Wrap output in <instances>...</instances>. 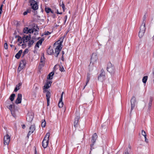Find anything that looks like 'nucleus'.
Returning a JSON list of instances; mask_svg holds the SVG:
<instances>
[{"label":"nucleus","mask_w":154,"mask_h":154,"mask_svg":"<svg viewBox=\"0 0 154 154\" xmlns=\"http://www.w3.org/2000/svg\"><path fill=\"white\" fill-rule=\"evenodd\" d=\"M66 35H64L63 36L61 37V39H62V41L61 42H59V44L58 45L56 48L55 49V53L57 54L55 57H57L58 56V55L60 53V52L62 48L61 47L62 43L63 42L64 38L65 37Z\"/></svg>","instance_id":"nucleus-1"},{"label":"nucleus","mask_w":154,"mask_h":154,"mask_svg":"<svg viewBox=\"0 0 154 154\" xmlns=\"http://www.w3.org/2000/svg\"><path fill=\"white\" fill-rule=\"evenodd\" d=\"M97 56L96 53H93L91 57L90 64L89 65V71L92 70V69H91L90 68L91 63H92V65H93L94 62L97 61Z\"/></svg>","instance_id":"nucleus-2"},{"label":"nucleus","mask_w":154,"mask_h":154,"mask_svg":"<svg viewBox=\"0 0 154 154\" xmlns=\"http://www.w3.org/2000/svg\"><path fill=\"white\" fill-rule=\"evenodd\" d=\"M29 2L30 4V5L31 7V9H32L34 11L36 10L38 8V5L37 2L34 0H29Z\"/></svg>","instance_id":"nucleus-3"},{"label":"nucleus","mask_w":154,"mask_h":154,"mask_svg":"<svg viewBox=\"0 0 154 154\" xmlns=\"http://www.w3.org/2000/svg\"><path fill=\"white\" fill-rule=\"evenodd\" d=\"M106 69L111 74H113L115 72V67L114 66L112 65L110 62H109L108 63Z\"/></svg>","instance_id":"nucleus-4"},{"label":"nucleus","mask_w":154,"mask_h":154,"mask_svg":"<svg viewBox=\"0 0 154 154\" xmlns=\"http://www.w3.org/2000/svg\"><path fill=\"white\" fill-rule=\"evenodd\" d=\"M131 109L130 113L131 112L132 110L134 108L135 104L136 103V98L134 96H133L131 100Z\"/></svg>","instance_id":"nucleus-5"},{"label":"nucleus","mask_w":154,"mask_h":154,"mask_svg":"<svg viewBox=\"0 0 154 154\" xmlns=\"http://www.w3.org/2000/svg\"><path fill=\"white\" fill-rule=\"evenodd\" d=\"M26 119L29 122H31L34 118V113L32 112H29L27 115Z\"/></svg>","instance_id":"nucleus-6"},{"label":"nucleus","mask_w":154,"mask_h":154,"mask_svg":"<svg viewBox=\"0 0 154 154\" xmlns=\"http://www.w3.org/2000/svg\"><path fill=\"white\" fill-rule=\"evenodd\" d=\"M42 56L43 58H42V57L41 58L40 62L38 66V67L40 69H41L42 67H43L45 64L44 60L45 59V57L44 54H43Z\"/></svg>","instance_id":"nucleus-7"},{"label":"nucleus","mask_w":154,"mask_h":154,"mask_svg":"<svg viewBox=\"0 0 154 154\" xmlns=\"http://www.w3.org/2000/svg\"><path fill=\"white\" fill-rule=\"evenodd\" d=\"M10 140V137L7 134L4 137V143L5 145H8Z\"/></svg>","instance_id":"nucleus-8"},{"label":"nucleus","mask_w":154,"mask_h":154,"mask_svg":"<svg viewBox=\"0 0 154 154\" xmlns=\"http://www.w3.org/2000/svg\"><path fill=\"white\" fill-rule=\"evenodd\" d=\"M101 73L98 75V79L100 81H102L105 77V72L103 69L101 70Z\"/></svg>","instance_id":"nucleus-9"},{"label":"nucleus","mask_w":154,"mask_h":154,"mask_svg":"<svg viewBox=\"0 0 154 154\" xmlns=\"http://www.w3.org/2000/svg\"><path fill=\"white\" fill-rule=\"evenodd\" d=\"M22 98V94L20 93L18 94H17V97L15 101L16 103L18 104L21 103V102Z\"/></svg>","instance_id":"nucleus-10"},{"label":"nucleus","mask_w":154,"mask_h":154,"mask_svg":"<svg viewBox=\"0 0 154 154\" xmlns=\"http://www.w3.org/2000/svg\"><path fill=\"white\" fill-rule=\"evenodd\" d=\"M80 119V115L78 113V115L75 117L74 122V126L76 128L77 127L79 124V121Z\"/></svg>","instance_id":"nucleus-11"},{"label":"nucleus","mask_w":154,"mask_h":154,"mask_svg":"<svg viewBox=\"0 0 154 154\" xmlns=\"http://www.w3.org/2000/svg\"><path fill=\"white\" fill-rule=\"evenodd\" d=\"M49 139H44L42 142V146L44 148H45L47 146L49 143Z\"/></svg>","instance_id":"nucleus-12"},{"label":"nucleus","mask_w":154,"mask_h":154,"mask_svg":"<svg viewBox=\"0 0 154 154\" xmlns=\"http://www.w3.org/2000/svg\"><path fill=\"white\" fill-rule=\"evenodd\" d=\"M64 94V92H63L61 95L60 98V99L58 104V106L59 108H61L63 106V102L62 101L63 97Z\"/></svg>","instance_id":"nucleus-13"},{"label":"nucleus","mask_w":154,"mask_h":154,"mask_svg":"<svg viewBox=\"0 0 154 154\" xmlns=\"http://www.w3.org/2000/svg\"><path fill=\"white\" fill-rule=\"evenodd\" d=\"M97 138V135L96 133L94 134L91 137V141L92 143H96V140Z\"/></svg>","instance_id":"nucleus-14"},{"label":"nucleus","mask_w":154,"mask_h":154,"mask_svg":"<svg viewBox=\"0 0 154 154\" xmlns=\"http://www.w3.org/2000/svg\"><path fill=\"white\" fill-rule=\"evenodd\" d=\"M44 39L43 38H41L40 39V40H39L36 43V44H35V48L37 47L38 48H39V45H41L42 44V42L44 41Z\"/></svg>","instance_id":"nucleus-15"},{"label":"nucleus","mask_w":154,"mask_h":154,"mask_svg":"<svg viewBox=\"0 0 154 154\" xmlns=\"http://www.w3.org/2000/svg\"><path fill=\"white\" fill-rule=\"evenodd\" d=\"M22 39L23 44L22 45V46H25V47H26V44H24V42H27V41H29L30 39H29V38L28 37L27 38L26 36H25V35L23 36V37L22 38Z\"/></svg>","instance_id":"nucleus-16"},{"label":"nucleus","mask_w":154,"mask_h":154,"mask_svg":"<svg viewBox=\"0 0 154 154\" xmlns=\"http://www.w3.org/2000/svg\"><path fill=\"white\" fill-rule=\"evenodd\" d=\"M22 52V50H20L17 53V54L15 55V57L17 59H19L20 58Z\"/></svg>","instance_id":"nucleus-17"},{"label":"nucleus","mask_w":154,"mask_h":154,"mask_svg":"<svg viewBox=\"0 0 154 154\" xmlns=\"http://www.w3.org/2000/svg\"><path fill=\"white\" fill-rule=\"evenodd\" d=\"M51 46L49 47L48 49L47 50V52L49 55H52L54 53V50L53 49L50 48Z\"/></svg>","instance_id":"nucleus-18"},{"label":"nucleus","mask_w":154,"mask_h":154,"mask_svg":"<svg viewBox=\"0 0 154 154\" xmlns=\"http://www.w3.org/2000/svg\"><path fill=\"white\" fill-rule=\"evenodd\" d=\"M47 89H44V88H43V92L44 93H45V92H46V97H51V93L48 90H46Z\"/></svg>","instance_id":"nucleus-19"},{"label":"nucleus","mask_w":154,"mask_h":154,"mask_svg":"<svg viewBox=\"0 0 154 154\" xmlns=\"http://www.w3.org/2000/svg\"><path fill=\"white\" fill-rule=\"evenodd\" d=\"M21 65V68H24L26 64V62L25 60H22L20 62V65Z\"/></svg>","instance_id":"nucleus-20"},{"label":"nucleus","mask_w":154,"mask_h":154,"mask_svg":"<svg viewBox=\"0 0 154 154\" xmlns=\"http://www.w3.org/2000/svg\"><path fill=\"white\" fill-rule=\"evenodd\" d=\"M145 23H142V25L141 26L140 29V31L145 32L146 30Z\"/></svg>","instance_id":"nucleus-21"},{"label":"nucleus","mask_w":154,"mask_h":154,"mask_svg":"<svg viewBox=\"0 0 154 154\" xmlns=\"http://www.w3.org/2000/svg\"><path fill=\"white\" fill-rule=\"evenodd\" d=\"M54 72L53 71H52L50 72L49 74L48 75L47 78V79L51 80L52 79V77L54 75Z\"/></svg>","instance_id":"nucleus-22"},{"label":"nucleus","mask_w":154,"mask_h":154,"mask_svg":"<svg viewBox=\"0 0 154 154\" xmlns=\"http://www.w3.org/2000/svg\"><path fill=\"white\" fill-rule=\"evenodd\" d=\"M29 29L28 27H25L23 29V32L24 33L26 34H28L29 32Z\"/></svg>","instance_id":"nucleus-23"},{"label":"nucleus","mask_w":154,"mask_h":154,"mask_svg":"<svg viewBox=\"0 0 154 154\" xmlns=\"http://www.w3.org/2000/svg\"><path fill=\"white\" fill-rule=\"evenodd\" d=\"M31 11V8L27 9L26 11L23 13V15L25 16L28 13H30Z\"/></svg>","instance_id":"nucleus-24"},{"label":"nucleus","mask_w":154,"mask_h":154,"mask_svg":"<svg viewBox=\"0 0 154 154\" xmlns=\"http://www.w3.org/2000/svg\"><path fill=\"white\" fill-rule=\"evenodd\" d=\"M15 94L14 93L11 94L10 96L9 99L11 101H13L14 99V97H15Z\"/></svg>","instance_id":"nucleus-25"},{"label":"nucleus","mask_w":154,"mask_h":154,"mask_svg":"<svg viewBox=\"0 0 154 154\" xmlns=\"http://www.w3.org/2000/svg\"><path fill=\"white\" fill-rule=\"evenodd\" d=\"M30 131H31L32 132H33L35 130V126L34 125H32L29 128Z\"/></svg>","instance_id":"nucleus-26"},{"label":"nucleus","mask_w":154,"mask_h":154,"mask_svg":"<svg viewBox=\"0 0 154 154\" xmlns=\"http://www.w3.org/2000/svg\"><path fill=\"white\" fill-rule=\"evenodd\" d=\"M34 43V41L33 40H30L28 43V46L29 48L31 47V45H33Z\"/></svg>","instance_id":"nucleus-27"},{"label":"nucleus","mask_w":154,"mask_h":154,"mask_svg":"<svg viewBox=\"0 0 154 154\" xmlns=\"http://www.w3.org/2000/svg\"><path fill=\"white\" fill-rule=\"evenodd\" d=\"M148 76H146L143 77L142 79V82L144 83H145L147 80Z\"/></svg>","instance_id":"nucleus-28"},{"label":"nucleus","mask_w":154,"mask_h":154,"mask_svg":"<svg viewBox=\"0 0 154 154\" xmlns=\"http://www.w3.org/2000/svg\"><path fill=\"white\" fill-rule=\"evenodd\" d=\"M51 9L48 7H45V11L48 14L51 11Z\"/></svg>","instance_id":"nucleus-29"},{"label":"nucleus","mask_w":154,"mask_h":154,"mask_svg":"<svg viewBox=\"0 0 154 154\" xmlns=\"http://www.w3.org/2000/svg\"><path fill=\"white\" fill-rule=\"evenodd\" d=\"M145 32L142 31H140L139 32V36L140 38H141L143 36L144 33Z\"/></svg>","instance_id":"nucleus-30"},{"label":"nucleus","mask_w":154,"mask_h":154,"mask_svg":"<svg viewBox=\"0 0 154 154\" xmlns=\"http://www.w3.org/2000/svg\"><path fill=\"white\" fill-rule=\"evenodd\" d=\"M90 78V74L88 72L87 73V82H86V85L87 84V83L89 82Z\"/></svg>","instance_id":"nucleus-31"},{"label":"nucleus","mask_w":154,"mask_h":154,"mask_svg":"<svg viewBox=\"0 0 154 154\" xmlns=\"http://www.w3.org/2000/svg\"><path fill=\"white\" fill-rule=\"evenodd\" d=\"M42 121H43L42 123V127L44 128L46 126V122L45 119L42 120Z\"/></svg>","instance_id":"nucleus-32"},{"label":"nucleus","mask_w":154,"mask_h":154,"mask_svg":"<svg viewBox=\"0 0 154 154\" xmlns=\"http://www.w3.org/2000/svg\"><path fill=\"white\" fill-rule=\"evenodd\" d=\"M50 136V133L49 132H48L45 136L44 139H49V137Z\"/></svg>","instance_id":"nucleus-33"},{"label":"nucleus","mask_w":154,"mask_h":154,"mask_svg":"<svg viewBox=\"0 0 154 154\" xmlns=\"http://www.w3.org/2000/svg\"><path fill=\"white\" fill-rule=\"evenodd\" d=\"M51 97H46L47 100V106H48L50 104V99Z\"/></svg>","instance_id":"nucleus-34"},{"label":"nucleus","mask_w":154,"mask_h":154,"mask_svg":"<svg viewBox=\"0 0 154 154\" xmlns=\"http://www.w3.org/2000/svg\"><path fill=\"white\" fill-rule=\"evenodd\" d=\"M59 67H60V69H59V70H60L61 71V72H64L65 71V70H64V68L63 67V66H59Z\"/></svg>","instance_id":"nucleus-35"},{"label":"nucleus","mask_w":154,"mask_h":154,"mask_svg":"<svg viewBox=\"0 0 154 154\" xmlns=\"http://www.w3.org/2000/svg\"><path fill=\"white\" fill-rule=\"evenodd\" d=\"M34 25H32V29H34V31H35V32H38V30H37V29H35V24L34 23L33 24Z\"/></svg>","instance_id":"nucleus-36"},{"label":"nucleus","mask_w":154,"mask_h":154,"mask_svg":"<svg viewBox=\"0 0 154 154\" xmlns=\"http://www.w3.org/2000/svg\"><path fill=\"white\" fill-rule=\"evenodd\" d=\"M141 134L142 135H143L144 137L147 136L145 131H144L143 130H142Z\"/></svg>","instance_id":"nucleus-37"},{"label":"nucleus","mask_w":154,"mask_h":154,"mask_svg":"<svg viewBox=\"0 0 154 154\" xmlns=\"http://www.w3.org/2000/svg\"><path fill=\"white\" fill-rule=\"evenodd\" d=\"M61 6L62 7V8H63V11H64L65 9V8L64 4V3H63V2H62V4L61 5Z\"/></svg>","instance_id":"nucleus-38"},{"label":"nucleus","mask_w":154,"mask_h":154,"mask_svg":"<svg viewBox=\"0 0 154 154\" xmlns=\"http://www.w3.org/2000/svg\"><path fill=\"white\" fill-rule=\"evenodd\" d=\"M50 87V86L49 85H47L46 84H45V85L44 86V89H48Z\"/></svg>","instance_id":"nucleus-39"},{"label":"nucleus","mask_w":154,"mask_h":154,"mask_svg":"<svg viewBox=\"0 0 154 154\" xmlns=\"http://www.w3.org/2000/svg\"><path fill=\"white\" fill-rule=\"evenodd\" d=\"M152 102H149L148 106V109L149 110H150L151 109V107L152 105Z\"/></svg>","instance_id":"nucleus-40"},{"label":"nucleus","mask_w":154,"mask_h":154,"mask_svg":"<svg viewBox=\"0 0 154 154\" xmlns=\"http://www.w3.org/2000/svg\"><path fill=\"white\" fill-rule=\"evenodd\" d=\"M4 48L5 49H7L8 48V45L7 43L6 42L5 43V44H4Z\"/></svg>","instance_id":"nucleus-41"},{"label":"nucleus","mask_w":154,"mask_h":154,"mask_svg":"<svg viewBox=\"0 0 154 154\" xmlns=\"http://www.w3.org/2000/svg\"><path fill=\"white\" fill-rule=\"evenodd\" d=\"M146 18V14H145L143 16V21L142 22V23L143 24V23H145V22H144V21L145 20Z\"/></svg>","instance_id":"nucleus-42"},{"label":"nucleus","mask_w":154,"mask_h":154,"mask_svg":"<svg viewBox=\"0 0 154 154\" xmlns=\"http://www.w3.org/2000/svg\"><path fill=\"white\" fill-rule=\"evenodd\" d=\"M33 132H32L31 131H29L28 132V134L27 137V138L28 139L29 138V136Z\"/></svg>","instance_id":"nucleus-43"},{"label":"nucleus","mask_w":154,"mask_h":154,"mask_svg":"<svg viewBox=\"0 0 154 154\" xmlns=\"http://www.w3.org/2000/svg\"><path fill=\"white\" fill-rule=\"evenodd\" d=\"M124 154H130L129 152L128 149L127 148L125 151Z\"/></svg>","instance_id":"nucleus-44"},{"label":"nucleus","mask_w":154,"mask_h":154,"mask_svg":"<svg viewBox=\"0 0 154 154\" xmlns=\"http://www.w3.org/2000/svg\"><path fill=\"white\" fill-rule=\"evenodd\" d=\"M13 107H14V106L12 104H10L8 108L11 111L12 108H13Z\"/></svg>","instance_id":"nucleus-45"},{"label":"nucleus","mask_w":154,"mask_h":154,"mask_svg":"<svg viewBox=\"0 0 154 154\" xmlns=\"http://www.w3.org/2000/svg\"><path fill=\"white\" fill-rule=\"evenodd\" d=\"M29 33H33L34 32V29H29Z\"/></svg>","instance_id":"nucleus-46"},{"label":"nucleus","mask_w":154,"mask_h":154,"mask_svg":"<svg viewBox=\"0 0 154 154\" xmlns=\"http://www.w3.org/2000/svg\"><path fill=\"white\" fill-rule=\"evenodd\" d=\"M28 52L29 50L28 48L26 49L23 52L25 54L28 53Z\"/></svg>","instance_id":"nucleus-47"},{"label":"nucleus","mask_w":154,"mask_h":154,"mask_svg":"<svg viewBox=\"0 0 154 154\" xmlns=\"http://www.w3.org/2000/svg\"><path fill=\"white\" fill-rule=\"evenodd\" d=\"M94 143H92L90 145V147H91L90 150H91V151L92 150V149H94V148L93 147V146L94 145Z\"/></svg>","instance_id":"nucleus-48"},{"label":"nucleus","mask_w":154,"mask_h":154,"mask_svg":"<svg viewBox=\"0 0 154 154\" xmlns=\"http://www.w3.org/2000/svg\"><path fill=\"white\" fill-rule=\"evenodd\" d=\"M23 68H21V65H19V67L18 69V70L19 71H20L22 69H23Z\"/></svg>","instance_id":"nucleus-49"},{"label":"nucleus","mask_w":154,"mask_h":154,"mask_svg":"<svg viewBox=\"0 0 154 154\" xmlns=\"http://www.w3.org/2000/svg\"><path fill=\"white\" fill-rule=\"evenodd\" d=\"M20 40H21V41L23 40L21 36L19 37V38H18L17 40V41L19 42Z\"/></svg>","instance_id":"nucleus-50"},{"label":"nucleus","mask_w":154,"mask_h":154,"mask_svg":"<svg viewBox=\"0 0 154 154\" xmlns=\"http://www.w3.org/2000/svg\"><path fill=\"white\" fill-rule=\"evenodd\" d=\"M153 100V97H150V98H149V102L152 103Z\"/></svg>","instance_id":"nucleus-51"},{"label":"nucleus","mask_w":154,"mask_h":154,"mask_svg":"<svg viewBox=\"0 0 154 154\" xmlns=\"http://www.w3.org/2000/svg\"><path fill=\"white\" fill-rule=\"evenodd\" d=\"M20 89V88H17L15 87L14 88V91L16 92L18 90H19Z\"/></svg>","instance_id":"nucleus-52"},{"label":"nucleus","mask_w":154,"mask_h":154,"mask_svg":"<svg viewBox=\"0 0 154 154\" xmlns=\"http://www.w3.org/2000/svg\"><path fill=\"white\" fill-rule=\"evenodd\" d=\"M51 33L49 32L48 31H47V32H45V35H49V34H51Z\"/></svg>","instance_id":"nucleus-53"},{"label":"nucleus","mask_w":154,"mask_h":154,"mask_svg":"<svg viewBox=\"0 0 154 154\" xmlns=\"http://www.w3.org/2000/svg\"><path fill=\"white\" fill-rule=\"evenodd\" d=\"M51 83H52V82H51V81H48L47 82L46 84L47 85H49V84H51Z\"/></svg>","instance_id":"nucleus-54"},{"label":"nucleus","mask_w":154,"mask_h":154,"mask_svg":"<svg viewBox=\"0 0 154 154\" xmlns=\"http://www.w3.org/2000/svg\"><path fill=\"white\" fill-rule=\"evenodd\" d=\"M3 6V5L2 4L1 5L0 7V11L1 12L2 11Z\"/></svg>","instance_id":"nucleus-55"},{"label":"nucleus","mask_w":154,"mask_h":154,"mask_svg":"<svg viewBox=\"0 0 154 154\" xmlns=\"http://www.w3.org/2000/svg\"><path fill=\"white\" fill-rule=\"evenodd\" d=\"M35 27H36V29H37V30H39V27L38 26L37 24H35Z\"/></svg>","instance_id":"nucleus-56"},{"label":"nucleus","mask_w":154,"mask_h":154,"mask_svg":"<svg viewBox=\"0 0 154 154\" xmlns=\"http://www.w3.org/2000/svg\"><path fill=\"white\" fill-rule=\"evenodd\" d=\"M56 13L58 14H62V12H59L58 11V10H57V12Z\"/></svg>","instance_id":"nucleus-57"},{"label":"nucleus","mask_w":154,"mask_h":154,"mask_svg":"<svg viewBox=\"0 0 154 154\" xmlns=\"http://www.w3.org/2000/svg\"><path fill=\"white\" fill-rule=\"evenodd\" d=\"M31 35L30 34L29 35H26V37L27 38L28 37L29 38V39H31Z\"/></svg>","instance_id":"nucleus-58"},{"label":"nucleus","mask_w":154,"mask_h":154,"mask_svg":"<svg viewBox=\"0 0 154 154\" xmlns=\"http://www.w3.org/2000/svg\"><path fill=\"white\" fill-rule=\"evenodd\" d=\"M144 137L145 139V141L147 143L148 142V140L146 138V136Z\"/></svg>","instance_id":"nucleus-59"},{"label":"nucleus","mask_w":154,"mask_h":154,"mask_svg":"<svg viewBox=\"0 0 154 154\" xmlns=\"http://www.w3.org/2000/svg\"><path fill=\"white\" fill-rule=\"evenodd\" d=\"M22 128H23L24 129L26 127V126L24 124H23L22 125Z\"/></svg>","instance_id":"nucleus-60"},{"label":"nucleus","mask_w":154,"mask_h":154,"mask_svg":"<svg viewBox=\"0 0 154 154\" xmlns=\"http://www.w3.org/2000/svg\"><path fill=\"white\" fill-rule=\"evenodd\" d=\"M59 44V43H58V41L56 42L54 44V46L56 44Z\"/></svg>","instance_id":"nucleus-61"},{"label":"nucleus","mask_w":154,"mask_h":154,"mask_svg":"<svg viewBox=\"0 0 154 154\" xmlns=\"http://www.w3.org/2000/svg\"><path fill=\"white\" fill-rule=\"evenodd\" d=\"M22 83H19L18 85H17L18 87H20V86H21V85H22Z\"/></svg>","instance_id":"nucleus-62"},{"label":"nucleus","mask_w":154,"mask_h":154,"mask_svg":"<svg viewBox=\"0 0 154 154\" xmlns=\"http://www.w3.org/2000/svg\"><path fill=\"white\" fill-rule=\"evenodd\" d=\"M61 60H62L63 61H64V57H63V55H62V57H61Z\"/></svg>","instance_id":"nucleus-63"},{"label":"nucleus","mask_w":154,"mask_h":154,"mask_svg":"<svg viewBox=\"0 0 154 154\" xmlns=\"http://www.w3.org/2000/svg\"><path fill=\"white\" fill-rule=\"evenodd\" d=\"M62 39H61V38H60L58 40V42H61L62 41Z\"/></svg>","instance_id":"nucleus-64"}]
</instances>
